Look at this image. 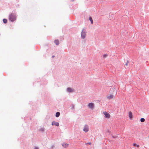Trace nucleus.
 I'll list each match as a JSON object with an SVG mask.
<instances>
[{
	"label": "nucleus",
	"mask_w": 149,
	"mask_h": 149,
	"mask_svg": "<svg viewBox=\"0 0 149 149\" xmlns=\"http://www.w3.org/2000/svg\"><path fill=\"white\" fill-rule=\"evenodd\" d=\"M16 19V15L14 13H12L9 16V19L11 22H13Z\"/></svg>",
	"instance_id": "1"
},
{
	"label": "nucleus",
	"mask_w": 149,
	"mask_h": 149,
	"mask_svg": "<svg viewBox=\"0 0 149 149\" xmlns=\"http://www.w3.org/2000/svg\"><path fill=\"white\" fill-rule=\"evenodd\" d=\"M114 97V96L112 94L108 95L107 96V98L109 100L112 99Z\"/></svg>",
	"instance_id": "2"
},
{
	"label": "nucleus",
	"mask_w": 149,
	"mask_h": 149,
	"mask_svg": "<svg viewBox=\"0 0 149 149\" xmlns=\"http://www.w3.org/2000/svg\"><path fill=\"white\" fill-rule=\"evenodd\" d=\"M89 130L88 126L87 125H85L84 127L83 131L85 132H87Z\"/></svg>",
	"instance_id": "3"
},
{
	"label": "nucleus",
	"mask_w": 149,
	"mask_h": 149,
	"mask_svg": "<svg viewBox=\"0 0 149 149\" xmlns=\"http://www.w3.org/2000/svg\"><path fill=\"white\" fill-rule=\"evenodd\" d=\"M88 106L90 109H93L94 107V104L93 103H90L88 104Z\"/></svg>",
	"instance_id": "4"
},
{
	"label": "nucleus",
	"mask_w": 149,
	"mask_h": 149,
	"mask_svg": "<svg viewBox=\"0 0 149 149\" xmlns=\"http://www.w3.org/2000/svg\"><path fill=\"white\" fill-rule=\"evenodd\" d=\"M104 115L105 116L106 118H109L110 117V115L106 111H104L103 113Z\"/></svg>",
	"instance_id": "5"
},
{
	"label": "nucleus",
	"mask_w": 149,
	"mask_h": 149,
	"mask_svg": "<svg viewBox=\"0 0 149 149\" xmlns=\"http://www.w3.org/2000/svg\"><path fill=\"white\" fill-rule=\"evenodd\" d=\"M86 36V33L84 31V30H83L81 32V37L82 38H84Z\"/></svg>",
	"instance_id": "6"
},
{
	"label": "nucleus",
	"mask_w": 149,
	"mask_h": 149,
	"mask_svg": "<svg viewBox=\"0 0 149 149\" xmlns=\"http://www.w3.org/2000/svg\"><path fill=\"white\" fill-rule=\"evenodd\" d=\"M128 115L130 119L132 120L133 118V115L131 111H129L128 113Z\"/></svg>",
	"instance_id": "7"
},
{
	"label": "nucleus",
	"mask_w": 149,
	"mask_h": 149,
	"mask_svg": "<svg viewBox=\"0 0 149 149\" xmlns=\"http://www.w3.org/2000/svg\"><path fill=\"white\" fill-rule=\"evenodd\" d=\"M52 125H55L58 127L59 125V123L58 122H56L54 121L52 122Z\"/></svg>",
	"instance_id": "8"
},
{
	"label": "nucleus",
	"mask_w": 149,
	"mask_h": 149,
	"mask_svg": "<svg viewBox=\"0 0 149 149\" xmlns=\"http://www.w3.org/2000/svg\"><path fill=\"white\" fill-rule=\"evenodd\" d=\"M62 145L64 148H67L68 147L69 144L65 143H64L62 144Z\"/></svg>",
	"instance_id": "9"
},
{
	"label": "nucleus",
	"mask_w": 149,
	"mask_h": 149,
	"mask_svg": "<svg viewBox=\"0 0 149 149\" xmlns=\"http://www.w3.org/2000/svg\"><path fill=\"white\" fill-rule=\"evenodd\" d=\"M67 90L68 92H72L74 91L73 89L72 88H68L67 89Z\"/></svg>",
	"instance_id": "10"
},
{
	"label": "nucleus",
	"mask_w": 149,
	"mask_h": 149,
	"mask_svg": "<svg viewBox=\"0 0 149 149\" xmlns=\"http://www.w3.org/2000/svg\"><path fill=\"white\" fill-rule=\"evenodd\" d=\"M54 42L56 45H58L59 43V42L58 40H56L54 41Z\"/></svg>",
	"instance_id": "11"
},
{
	"label": "nucleus",
	"mask_w": 149,
	"mask_h": 149,
	"mask_svg": "<svg viewBox=\"0 0 149 149\" xmlns=\"http://www.w3.org/2000/svg\"><path fill=\"white\" fill-rule=\"evenodd\" d=\"M60 113L59 112H56V117H58V116H60Z\"/></svg>",
	"instance_id": "12"
},
{
	"label": "nucleus",
	"mask_w": 149,
	"mask_h": 149,
	"mask_svg": "<svg viewBox=\"0 0 149 149\" xmlns=\"http://www.w3.org/2000/svg\"><path fill=\"white\" fill-rule=\"evenodd\" d=\"M108 56L107 54H104L103 55V57L104 58H105Z\"/></svg>",
	"instance_id": "13"
},
{
	"label": "nucleus",
	"mask_w": 149,
	"mask_h": 149,
	"mask_svg": "<svg viewBox=\"0 0 149 149\" xmlns=\"http://www.w3.org/2000/svg\"><path fill=\"white\" fill-rule=\"evenodd\" d=\"M89 20H90V21L91 22V24H93V20L92 18L91 17H89Z\"/></svg>",
	"instance_id": "14"
},
{
	"label": "nucleus",
	"mask_w": 149,
	"mask_h": 149,
	"mask_svg": "<svg viewBox=\"0 0 149 149\" xmlns=\"http://www.w3.org/2000/svg\"><path fill=\"white\" fill-rule=\"evenodd\" d=\"M3 22L4 23L6 24V23L7 22V19H3Z\"/></svg>",
	"instance_id": "15"
},
{
	"label": "nucleus",
	"mask_w": 149,
	"mask_h": 149,
	"mask_svg": "<svg viewBox=\"0 0 149 149\" xmlns=\"http://www.w3.org/2000/svg\"><path fill=\"white\" fill-rule=\"evenodd\" d=\"M140 121L141 122H143L145 121V119L143 118H142L140 119Z\"/></svg>",
	"instance_id": "16"
},
{
	"label": "nucleus",
	"mask_w": 149,
	"mask_h": 149,
	"mask_svg": "<svg viewBox=\"0 0 149 149\" xmlns=\"http://www.w3.org/2000/svg\"><path fill=\"white\" fill-rule=\"evenodd\" d=\"M133 146H136L137 147H138V148L139 147V145H137V144H136L135 143H133Z\"/></svg>",
	"instance_id": "17"
},
{
	"label": "nucleus",
	"mask_w": 149,
	"mask_h": 149,
	"mask_svg": "<svg viewBox=\"0 0 149 149\" xmlns=\"http://www.w3.org/2000/svg\"><path fill=\"white\" fill-rule=\"evenodd\" d=\"M87 144H88L90 145H91L92 144L91 143V142H89V143H88Z\"/></svg>",
	"instance_id": "18"
},
{
	"label": "nucleus",
	"mask_w": 149,
	"mask_h": 149,
	"mask_svg": "<svg viewBox=\"0 0 149 149\" xmlns=\"http://www.w3.org/2000/svg\"><path fill=\"white\" fill-rule=\"evenodd\" d=\"M128 62L127 61V62L125 64L126 65H127L128 64Z\"/></svg>",
	"instance_id": "19"
},
{
	"label": "nucleus",
	"mask_w": 149,
	"mask_h": 149,
	"mask_svg": "<svg viewBox=\"0 0 149 149\" xmlns=\"http://www.w3.org/2000/svg\"><path fill=\"white\" fill-rule=\"evenodd\" d=\"M35 149H38V148L37 147H36L35 148Z\"/></svg>",
	"instance_id": "20"
},
{
	"label": "nucleus",
	"mask_w": 149,
	"mask_h": 149,
	"mask_svg": "<svg viewBox=\"0 0 149 149\" xmlns=\"http://www.w3.org/2000/svg\"><path fill=\"white\" fill-rule=\"evenodd\" d=\"M54 56H52V58H54Z\"/></svg>",
	"instance_id": "21"
}]
</instances>
